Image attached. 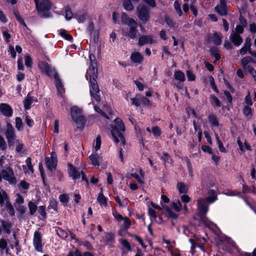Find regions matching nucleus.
<instances>
[{"mask_svg":"<svg viewBox=\"0 0 256 256\" xmlns=\"http://www.w3.org/2000/svg\"><path fill=\"white\" fill-rule=\"evenodd\" d=\"M38 213L45 219L46 216V206H40L38 208Z\"/></svg>","mask_w":256,"mask_h":256,"instance_id":"nucleus-63","label":"nucleus"},{"mask_svg":"<svg viewBox=\"0 0 256 256\" xmlns=\"http://www.w3.org/2000/svg\"><path fill=\"white\" fill-rule=\"evenodd\" d=\"M0 112L4 116L10 118L12 116L13 109L8 104L2 103L0 104Z\"/></svg>","mask_w":256,"mask_h":256,"instance_id":"nucleus-10","label":"nucleus"},{"mask_svg":"<svg viewBox=\"0 0 256 256\" xmlns=\"http://www.w3.org/2000/svg\"><path fill=\"white\" fill-rule=\"evenodd\" d=\"M33 245L36 250L43 252V244H42V236L39 231H36L33 238Z\"/></svg>","mask_w":256,"mask_h":256,"instance_id":"nucleus-5","label":"nucleus"},{"mask_svg":"<svg viewBox=\"0 0 256 256\" xmlns=\"http://www.w3.org/2000/svg\"><path fill=\"white\" fill-rule=\"evenodd\" d=\"M34 97L30 96V93H28L24 100V108L26 110L30 109L31 104L34 102Z\"/></svg>","mask_w":256,"mask_h":256,"instance_id":"nucleus-25","label":"nucleus"},{"mask_svg":"<svg viewBox=\"0 0 256 256\" xmlns=\"http://www.w3.org/2000/svg\"><path fill=\"white\" fill-rule=\"evenodd\" d=\"M210 102L213 106H216L218 108H220L222 106L220 101L215 96L212 94L210 96Z\"/></svg>","mask_w":256,"mask_h":256,"instance_id":"nucleus-38","label":"nucleus"},{"mask_svg":"<svg viewBox=\"0 0 256 256\" xmlns=\"http://www.w3.org/2000/svg\"><path fill=\"white\" fill-rule=\"evenodd\" d=\"M56 234L60 238L64 240L68 236V233L60 227L56 230Z\"/></svg>","mask_w":256,"mask_h":256,"instance_id":"nucleus-46","label":"nucleus"},{"mask_svg":"<svg viewBox=\"0 0 256 256\" xmlns=\"http://www.w3.org/2000/svg\"><path fill=\"white\" fill-rule=\"evenodd\" d=\"M130 60L134 63H141L144 60V56L138 52H134L130 56Z\"/></svg>","mask_w":256,"mask_h":256,"instance_id":"nucleus-24","label":"nucleus"},{"mask_svg":"<svg viewBox=\"0 0 256 256\" xmlns=\"http://www.w3.org/2000/svg\"><path fill=\"white\" fill-rule=\"evenodd\" d=\"M115 238L116 236L114 233L112 232H106L104 239L105 244L108 246L110 248L114 247L113 244L115 242Z\"/></svg>","mask_w":256,"mask_h":256,"instance_id":"nucleus-13","label":"nucleus"},{"mask_svg":"<svg viewBox=\"0 0 256 256\" xmlns=\"http://www.w3.org/2000/svg\"><path fill=\"white\" fill-rule=\"evenodd\" d=\"M38 68L42 73L46 76H50L52 72V68L50 65L46 61H40L38 63Z\"/></svg>","mask_w":256,"mask_h":256,"instance_id":"nucleus-11","label":"nucleus"},{"mask_svg":"<svg viewBox=\"0 0 256 256\" xmlns=\"http://www.w3.org/2000/svg\"><path fill=\"white\" fill-rule=\"evenodd\" d=\"M59 200L64 204H66L68 202L69 197L67 194H62L59 196Z\"/></svg>","mask_w":256,"mask_h":256,"instance_id":"nucleus-55","label":"nucleus"},{"mask_svg":"<svg viewBox=\"0 0 256 256\" xmlns=\"http://www.w3.org/2000/svg\"><path fill=\"white\" fill-rule=\"evenodd\" d=\"M210 54L215 58L216 61L219 60L220 58V54L218 52V48L215 46H212L210 50Z\"/></svg>","mask_w":256,"mask_h":256,"instance_id":"nucleus-39","label":"nucleus"},{"mask_svg":"<svg viewBox=\"0 0 256 256\" xmlns=\"http://www.w3.org/2000/svg\"><path fill=\"white\" fill-rule=\"evenodd\" d=\"M97 200L100 206H106L108 204V198L104 195L102 188H101L100 192L98 194Z\"/></svg>","mask_w":256,"mask_h":256,"instance_id":"nucleus-26","label":"nucleus"},{"mask_svg":"<svg viewBox=\"0 0 256 256\" xmlns=\"http://www.w3.org/2000/svg\"><path fill=\"white\" fill-rule=\"evenodd\" d=\"M120 244L122 245L124 248L126 249L128 251L130 252L132 250L130 242L125 239L121 238L120 240Z\"/></svg>","mask_w":256,"mask_h":256,"instance_id":"nucleus-47","label":"nucleus"},{"mask_svg":"<svg viewBox=\"0 0 256 256\" xmlns=\"http://www.w3.org/2000/svg\"><path fill=\"white\" fill-rule=\"evenodd\" d=\"M172 206L176 211L178 212H180L182 209V204L178 200L177 202H173L172 203Z\"/></svg>","mask_w":256,"mask_h":256,"instance_id":"nucleus-59","label":"nucleus"},{"mask_svg":"<svg viewBox=\"0 0 256 256\" xmlns=\"http://www.w3.org/2000/svg\"><path fill=\"white\" fill-rule=\"evenodd\" d=\"M48 208H52L55 211H58V202L52 199V200H50V204L48 206Z\"/></svg>","mask_w":256,"mask_h":256,"instance_id":"nucleus-57","label":"nucleus"},{"mask_svg":"<svg viewBox=\"0 0 256 256\" xmlns=\"http://www.w3.org/2000/svg\"><path fill=\"white\" fill-rule=\"evenodd\" d=\"M6 202V201H10L8 199V197L6 192L4 191L2 192V193L0 192V206L2 207L4 204V202Z\"/></svg>","mask_w":256,"mask_h":256,"instance_id":"nucleus-40","label":"nucleus"},{"mask_svg":"<svg viewBox=\"0 0 256 256\" xmlns=\"http://www.w3.org/2000/svg\"><path fill=\"white\" fill-rule=\"evenodd\" d=\"M216 142H217V144L218 145L219 150L222 152H226V149L224 147L222 142L220 139V138H219L218 134H217L216 135Z\"/></svg>","mask_w":256,"mask_h":256,"instance_id":"nucleus-48","label":"nucleus"},{"mask_svg":"<svg viewBox=\"0 0 256 256\" xmlns=\"http://www.w3.org/2000/svg\"><path fill=\"white\" fill-rule=\"evenodd\" d=\"M77 125V128L80 130H83L86 124V118L84 116L80 115L78 117L72 119Z\"/></svg>","mask_w":256,"mask_h":256,"instance_id":"nucleus-19","label":"nucleus"},{"mask_svg":"<svg viewBox=\"0 0 256 256\" xmlns=\"http://www.w3.org/2000/svg\"><path fill=\"white\" fill-rule=\"evenodd\" d=\"M89 159L91 162V164L94 166H100V156L98 154L94 152L92 153L91 155L89 156Z\"/></svg>","mask_w":256,"mask_h":256,"instance_id":"nucleus-27","label":"nucleus"},{"mask_svg":"<svg viewBox=\"0 0 256 256\" xmlns=\"http://www.w3.org/2000/svg\"><path fill=\"white\" fill-rule=\"evenodd\" d=\"M86 80H89L90 84V92L91 96L96 101H100V96L98 94V93L100 92V89L96 80L98 78V74H86Z\"/></svg>","mask_w":256,"mask_h":256,"instance_id":"nucleus-2","label":"nucleus"},{"mask_svg":"<svg viewBox=\"0 0 256 256\" xmlns=\"http://www.w3.org/2000/svg\"><path fill=\"white\" fill-rule=\"evenodd\" d=\"M36 10L38 12H42L44 14L48 12L50 8V4L48 0H42L39 3L38 0H34Z\"/></svg>","mask_w":256,"mask_h":256,"instance_id":"nucleus-6","label":"nucleus"},{"mask_svg":"<svg viewBox=\"0 0 256 256\" xmlns=\"http://www.w3.org/2000/svg\"><path fill=\"white\" fill-rule=\"evenodd\" d=\"M137 16L142 24L148 22L150 20V8L146 5L139 6L137 7Z\"/></svg>","mask_w":256,"mask_h":256,"instance_id":"nucleus-3","label":"nucleus"},{"mask_svg":"<svg viewBox=\"0 0 256 256\" xmlns=\"http://www.w3.org/2000/svg\"><path fill=\"white\" fill-rule=\"evenodd\" d=\"M208 118L212 127L219 126V122L218 119L215 114H210Z\"/></svg>","mask_w":256,"mask_h":256,"instance_id":"nucleus-28","label":"nucleus"},{"mask_svg":"<svg viewBox=\"0 0 256 256\" xmlns=\"http://www.w3.org/2000/svg\"><path fill=\"white\" fill-rule=\"evenodd\" d=\"M164 21L166 24L170 28H174L176 23L170 18L168 15H166L164 17Z\"/></svg>","mask_w":256,"mask_h":256,"instance_id":"nucleus-44","label":"nucleus"},{"mask_svg":"<svg viewBox=\"0 0 256 256\" xmlns=\"http://www.w3.org/2000/svg\"><path fill=\"white\" fill-rule=\"evenodd\" d=\"M68 173L70 176L74 180L78 179L80 177V172L71 163L68 164Z\"/></svg>","mask_w":256,"mask_h":256,"instance_id":"nucleus-12","label":"nucleus"},{"mask_svg":"<svg viewBox=\"0 0 256 256\" xmlns=\"http://www.w3.org/2000/svg\"><path fill=\"white\" fill-rule=\"evenodd\" d=\"M0 222L1 223L4 232L8 234H10L11 233L10 230L12 226V223L4 220H1Z\"/></svg>","mask_w":256,"mask_h":256,"instance_id":"nucleus-21","label":"nucleus"},{"mask_svg":"<svg viewBox=\"0 0 256 256\" xmlns=\"http://www.w3.org/2000/svg\"><path fill=\"white\" fill-rule=\"evenodd\" d=\"M123 6L125 10L131 11L134 9V6L130 0H124Z\"/></svg>","mask_w":256,"mask_h":256,"instance_id":"nucleus-41","label":"nucleus"},{"mask_svg":"<svg viewBox=\"0 0 256 256\" xmlns=\"http://www.w3.org/2000/svg\"><path fill=\"white\" fill-rule=\"evenodd\" d=\"M230 40L236 46H240L243 42L242 36L236 33L232 32L230 36Z\"/></svg>","mask_w":256,"mask_h":256,"instance_id":"nucleus-17","label":"nucleus"},{"mask_svg":"<svg viewBox=\"0 0 256 256\" xmlns=\"http://www.w3.org/2000/svg\"><path fill=\"white\" fill-rule=\"evenodd\" d=\"M65 13V18L67 20H70L72 18L73 13L71 9L68 6L66 8Z\"/></svg>","mask_w":256,"mask_h":256,"instance_id":"nucleus-54","label":"nucleus"},{"mask_svg":"<svg viewBox=\"0 0 256 256\" xmlns=\"http://www.w3.org/2000/svg\"><path fill=\"white\" fill-rule=\"evenodd\" d=\"M208 196L204 198L208 204H212L218 200V196L216 191L213 189H210L208 191Z\"/></svg>","mask_w":256,"mask_h":256,"instance_id":"nucleus-18","label":"nucleus"},{"mask_svg":"<svg viewBox=\"0 0 256 256\" xmlns=\"http://www.w3.org/2000/svg\"><path fill=\"white\" fill-rule=\"evenodd\" d=\"M54 77L56 81L55 85L57 88L58 95L59 96H62V94L65 92L64 86L62 84L60 78H59L58 72H54Z\"/></svg>","mask_w":256,"mask_h":256,"instance_id":"nucleus-9","label":"nucleus"},{"mask_svg":"<svg viewBox=\"0 0 256 256\" xmlns=\"http://www.w3.org/2000/svg\"><path fill=\"white\" fill-rule=\"evenodd\" d=\"M45 162L48 169L51 172H54L57 166L58 160H51L49 157L45 158Z\"/></svg>","mask_w":256,"mask_h":256,"instance_id":"nucleus-16","label":"nucleus"},{"mask_svg":"<svg viewBox=\"0 0 256 256\" xmlns=\"http://www.w3.org/2000/svg\"><path fill=\"white\" fill-rule=\"evenodd\" d=\"M155 41L152 36L144 35L139 38L138 44L140 46H142L145 44H153Z\"/></svg>","mask_w":256,"mask_h":256,"instance_id":"nucleus-14","label":"nucleus"},{"mask_svg":"<svg viewBox=\"0 0 256 256\" xmlns=\"http://www.w3.org/2000/svg\"><path fill=\"white\" fill-rule=\"evenodd\" d=\"M212 40L214 44L216 46H219L222 42V38L216 32H215L212 38Z\"/></svg>","mask_w":256,"mask_h":256,"instance_id":"nucleus-43","label":"nucleus"},{"mask_svg":"<svg viewBox=\"0 0 256 256\" xmlns=\"http://www.w3.org/2000/svg\"><path fill=\"white\" fill-rule=\"evenodd\" d=\"M132 104L136 106H139L140 104L141 101L140 98L139 97V94H136V97L131 98Z\"/></svg>","mask_w":256,"mask_h":256,"instance_id":"nucleus-60","label":"nucleus"},{"mask_svg":"<svg viewBox=\"0 0 256 256\" xmlns=\"http://www.w3.org/2000/svg\"><path fill=\"white\" fill-rule=\"evenodd\" d=\"M164 208L166 212L168 213V217L172 218L176 220L178 218V214L174 212L172 210L168 207V206H166Z\"/></svg>","mask_w":256,"mask_h":256,"instance_id":"nucleus-45","label":"nucleus"},{"mask_svg":"<svg viewBox=\"0 0 256 256\" xmlns=\"http://www.w3.org/2000/svg\"><path fill=\"white\" fill-rule=\"evenodd\" d=\"M16 143L17 144L16 148V152L17 153H20L24 148V144L20 142V140H16Z\"/></svg>","mask_w":256,"mask_h":256,"instance_id":"nucleus-61","label":"nucleus"},{"mask_svg":"<svg viewBox=\"0 0 256 256\" xmlns=\"http://www.w3.org/2000/svg\"><path fill=\"white\" fill-rule=\"evenodd\" d=\"M66 256H94V254L90 252H85L82 253L78 249L74 251L70 250Z\"/></svg>","mask_w":256,"mask_h":256,"instance_id":"nucleus-22","label":"nucleus"},{"mask_svg":"<svg viewBox=\"0 0 256 256\" xmlns=\"http://www.w3.org/2000/svg\"><path fill=\"white\" fill-rule=\"evenodd\" d=\"M152 132L156 138L160 136L162 134L161 129L158 126H154L152 128Z\"/></svg>","mask_w":256,"mask_h":256,"instance_id":"nucleus-50","label":"nucleus"},{"mask_svg":"<svg viewBox=\"0 0 256 256\" xmlns=\"http://www.w3.org/2000/svg\"><path fill=\"white\" fill-rule=\"evenodd\" d=\"M174 78L180 82H184L186 80L184 73L181 70H176L174 73Z\"/></svg>","mask_w":256,"mask_h":256,"instance_id":"nucleus-37","label":"nucleus"},{"mask_svg":"<svg viewBox=\"0 0 256 256\" xmlns=\"http://www.w3.org/2000/svg\"><path fill=\"white\" fill-rule=\"evenodd\" d=\"M139 97L140 98L141 103L143 106H150L151 104V102L146 97L139 94Z\"/></svg>","mask_w":256,"mask_h":256,"instance_id":"nucleus-56","label":"nucleus"},{"mask_svg":"<svg viewBox=\"0 0 256 256\" xmlns=\"http://www.w3.org/2000/svg\"><path fill=\"white\" fill-rule=\"evenodd\" d=\"M82 110L78 108L77 106H72L70 108V116L72 119L78 117L79 116H80V114H82Z\"/></svg>","mask_w":256,"mask_h":256,"instance_id":"nucleus-30","label":"nucleus"},{"mask_svg":"<svg viewBox=\"0 0 256 256\" xmlns=\"http://www.w3.org/2000/svg\"><path fill=\"white\" fill-rule=\"evenodd\" d=\"M130 26V30L128 33V36L132 39H134L138 34V24H132V25H128Z\"/></svg>","mask_w":256,"mask_h":256,"instance_id":"nucleus-20","label":"nucleus"},{"mask_svg":"<svg viewBox=\"0 0 256 256\" xmlns=\"http://www.w3.org/2000/svg\"><path fill=\"white\" fill-rule=\"evenodd\" d=\"M209 82L212 89L217 94H218L219 90L215 84L214 78L212 76H209Z\"/></svg>","mask_w":256,"mask_h":256,"instance_id":"nucleus-51","label":"nucleus"},{"mask_svg":"<svg viewBox=\"0 0 256 256\" xmlns=\"http://www.w3.org/2000/svg\"><path fill=\"white\" fill-rule=\"evenodd\" d=\"M28 206L30 209V214H34L38 209L37 206L34 202H30L28 203Z\"/></svg>","mask_w":256,"mask_h":256,"instance_id":"nucleus-49","label":"nucleus"},{"mask_svg":"<svg viewBox=\"0 0 256 256\" xmlns=\"http://www.w3.org/2000/svg\"><path fill=\"white\" fill-rule=\"evenodd\" d=\"M174 6L178 15L180 16H182V12L181 10L180 3L178 1L176 0L174 2Z\"/></svg>","mask_w":256,"mask_h":256,"instance_id":"nucleus-53","label":"nucleus"},{"mask_svg":"<svg viewBox=\"0 0 256 256\" xmlns=\"http://www.w3.org/2000/svg\"><path fill=\"white\" fill-rule=\"evenodd\" d=\"M6 139L16 138V135L14 130L12 124L9 122H6V129L5 132Z\"/></svg>","mask_w":256,"mask_h":256,"instance_id":"nucleus-15","label":"nucleus"},{"mask_svg":"<svg viewBox=\"0 0 256 256\" xmlns=\"http://www.w3.org/2000/svg\"><path fill=\"white\" fill-rule=\"evenodd\" d=\"M23 127V122L20 117L16 118V128L18 130H20Z\"/></svg>","mask_w":256,"mask_h":256,"instance_id":"nucleus-58","label":"nucleus"},{"mask_svg":"<svg viewBox=\"0 0 256 256\" xmlns=\"http://www.w3.org/2000/svg\"><path fill=\"white\" fill-rule=\"evenodd\" d=\"M60 34L62 37L65 40L72 42L73 40V37L72 35H70V34L68 33V32L64 30V29H60Z\"/></svg>","mask_w":256,"mask_h":256,"instance_id":"nucleus-35","label":"nucleus"},{"mask_svg":"<svg viewBox=\"0 0 256 256\" xmlns=\"http://www.w3.org/2000/svg\"><path fill=\"white\" fill-rule=\"evenodd\" d=\"M6 169H3L2 172V177L6 180L8 181L10 184H16V179L14 176V172L12 168L9 166H6Z\"/></svg>","mask_w":256,"mask_h":256,"instance_id":"nucleus-4","label":"nucleus"},{"mask_svg":"<svg viewBox=\"0 0 256 256\" xmlns=\"http://www.w3.org/2000/svg\"><path fill=\"white\" fill-rule=\"evenodd\" d=\"M115 124H110L111 134L113 140L116 144H118L120 142V140H121L123 144H125L126 140L122 132L126 130L124 124L122 120L119 118H116L114 120Z\"/></svg>","mask_w":256,"mask_h":256,"instance_id":"nucleus-1","label":"nucleus"},{"mask_svg":"<svg viewBox=\"0 0 256 256\" xmlns=\"http://www.w3.org/2000/svg\"><path fill=\"white\" fill-rule=\"evenodd\" d=\"M255 61L253 58L250 56H247L241 60V64L244 70L246 69V66L249 63H254Z\"/></svg>","mask_w":256,"mask_h":256,"instance_id":"nucleus-29","label":"nucleus"},{"mask_svg":"<svg viewBox=\"0 0 256 256\" xmlns=\"http://www.w3.org/2000/svg\"><path fill=\"white\" fill-rule=\"evenodd\" d=\"M186 76L188 81H194L196 80V76L191 70H186Z\"/></svg>","mask_w":256,"mask_h":256,"instance_id":"nucleus-64","label":"nucleus"},{"mask_svg":"<svg viewBox=\"0 0 256 256\" xmlns=\"http://www.w3.org/2000/svg\"><path fill=\"white\" fill-rule=\"evenodd\" d=\"M0 250L1 251L5 250L6 254H9L10 249L8 247L7 240L4 238L0 239Z\"/></svg>","mask_w":256,"mask_h":256,"instance_id":"nucleus-34","label":"nucleus"},{"mask_svg":"<svg viewBox=\"0 0 256 256\" xmlns=\"http://www.w3.org/2000/svg\"><path fill=\"white\" fill-rule=\"evenodd\" d=\"M5 208L10 216H14L15 211L14 208L10 201H6V202Z\"/></svg>","mask_w":256,"mask_h":256,"instance_id":"nucleus-36","label":"nucleus"},{"mask_svg":"<svg viewBox=\"0 0 256 256\" xmlns=\"http://www.w3.org/2000/svg\"><path fill=\"white\" fill-rule=\"evenodd\" d=\"M127 234L129 237L132 238L137 240L142 248H146V246L142 238L140 236L130 232H128Z\"/></svg>","mask_w":256,"mask_h":256,"instance_id":"nucleus-32","label":"nucleus"},{"mask_svg":"<svg viewBox=\"0 0 256 256\" xmlns=\"http://www.w3.org/2000/svg\"><path fill=\"white\" fill-rule=\"evenodd\" d=\"M121 20L122 24L127 25H132V24H136V22L132 18L128 16V14L122 12L121 14Z\"/></svg>","mask_w":256,"mask_h":256,"instance_id":"nucleus-23","label":"nucleus"},{"mask_svg":"<svg viewBox=\"0 0 256 256\" xmlns=\"http://www.w3.org/2000/svg\"><path fill=\"white\" fill-rule=\"evenodd\" d=\"M177 188L180 194H186L188 192V188L182 182H178L176 184Z\"/></svg>","mask_w":256,"mask_h":256,"instance_id":"nucleus-33","label":"nucleus"},{"mask_svg":"<svg viewBox=\"0 0 256 256\" xmlns=\"http://www.w3.org/2000/svg\"><path fill=\"white\" fill-rule=\"evenodd\" d=\"M214 10L216 12L221 16H226L228 14L227 8H220L219 5H217L216 6Z\"/></svg>","mask_w":256,"mask_h":256,"instance_id":"nucleus-42","label":"nucleus"},{"mask_svg":"<svg viewBox=\"0 0 256 256\" xmlns=\"http://www.w3.org/2000/svg\"><path fill=\"white\" fill-rule=\"evenodd\" d=\"M243 114L246 116H252V109L250 106H244L243 109Z\"/></svg>","mask_w":256,"mask_h":256,"instance_id":"nucleus-52","label":"nucleus"},{"mask_svg":"<svg viewBox=\"0 0 256 256\" xmlns=\"http://www.w3.org/2000/svg\"><path fill=\"white\" fill-rule=\"evenodd\" d=\"M208 204H209L204 198H200L198 200V208L199 216H206L208 211Z\"/></svg>","mask_w":256,"mask_h":256,"instance_id":"nucleus-8","label":"nucleus"},{"mask_svg":"<svg viewBox=\"0 0 256 256\" xmlns=\"http://www.w3.org/2000/svg\"><path fill=\"white\" fill-rule=\"evenodd\" d=\"M160 160L163 161L164 164L168 163L171 164L174 162L170 156L166 152H162Z\"/></svg>","mask_w":256,"mask_h":256,"instance_id":"nucleus-31","label":"nucleus"},{"mask_svg":"<svg viewBox=\"0 0 256 256\" xmlns=\"http://www.w3.org/2000/svg\"><path fill=\"white\" fill-rule=\"evenodd\" d=\"M89 58L90 64L87 70L86 74H98V64L95 55L90 54Z\"/></svg>","mask_w":256,"mask_h":256,"instance_id":"nucleus-7","label":"nucleus"},{"mask_svg":"<svg viewBox=\"0 0 256 256\" xmlns=\"http://www.w3.org/2000/svg\"><path fill=\"white\" fill-rule=\"evenodd\" d=\"M25 64L26 67L30 68L32 64V60L30 56H26L24 57Z\"/></svg>","mask_w":256,"mask_h":256,"instance_id":"nucleus-62","label":"nucleus"}]
</instances>
